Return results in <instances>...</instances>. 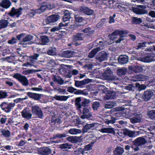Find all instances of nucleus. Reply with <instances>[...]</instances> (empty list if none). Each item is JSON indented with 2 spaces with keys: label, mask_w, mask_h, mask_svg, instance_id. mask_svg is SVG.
<instances>
[{
  "label": "nucleus",
  "mask_w": 155,
  "mask_h": 155,
  "mask_svg": "<svg viewBox=\"0 0 155 155\" xmlns=\"http://www.w3.org/2000/svg\"><path fill=\"white\" fill-rule=\"evenodd\" d=\"M13 77L18 81L24 86H26L29 84L28 81L25 76L16 73L14 75Z\"/></svg>",
  "instance_id": "f257e3e1"
},
{
  "label": "nucleus",
  "mask_w": 155,
  "mask_h": 155,
  "mask_svg": "<svg viewBox=\"0 0 155 155\" xmlns=\"http://www.w3.org/2000/svg\"><path fill=\"white\" fill-rule=\"evenodd\" d=\"M15 105L14 103L3 102L0 105L2 109L6 113H9Z\"/></svg>",
  "instance_id": "f03ea898"
},
{
  "label": "nucleus",
  "mask_w": 155,
  "mask_h": 155,
  "mask_svg": "<svg viewBox=\"0 0 155 155\" xmlns=\"http://www.w3.org/2000/svg\"><path fill=\"white\" fill-rule=\"evenodd\" d=\"M31 110L32 114L34 115L37 116L40 118H43V112L38 105H36L32 106Z\"/></svg>",
  "instance_id": "7ed1b4c3"
},
{
  "label": "nucleus",
  "mask_w": 155,
  "mask_h": 155,
  "mask_svg": "<svg viewBox=\"0 0 155 155\" xmlns=\"http://www.w3.org/2000/svg\"><path fill=\"white\" fill-rule=\"evenodd\" d=\"M108 56L107 52L106 51H102L96 55L95 59L97 62H101L107 59Z\"/></svg>",
  "instance_id": "20e7f679"
},
{
  "label": "nucleus",
  "mask_w": 155,
  "mask_h": 155,
  "mask_svg": "<svg viewBox=\"0 0 155 155\" xmlns=\"http://www.w3.org/2000/svg\"><path fill=\"white\" fill-rule=\"evenodd\" d=\"M22 10V9L21 8L16 9L15 8L13 7L8 13V15L11 17H14L15 16L18 18L21 14Z\"/></svg>",
  "instance_id": "39448f33"
},
{
  "label": "nucleus",
  "mask_w": 155,
  "mask_h": 155,
  "mask_svg": "<svg viewBox=\"0 0 155 155\" xmlns=\"http://www.w3.org/2000/svg\"><path fill=\"white\" fill-rule=\"evenodd\" d=\"M92 113L90 111V109L87 107L83 108L82 111V115L81 117L82 119H88L92 116Z\"/></svg>",
  "instance_id": "423d86ee"
},
{
  "label": "nucleus",
  "mask_w": 155,
  "mask_h": 155,
  "mask_svg": "<svg viewBox=\"0 0 155 155\" xmlns=\"http://www.w3.org/2000/svg\"><path fill=\"white\" fill-rule=\"evenodd\" d=\"M112 74V72L110 70H107L105 72L104 76L106 79L108 80L113 81L119 79L118 78Z\"/></svg>",
  "instance_id": "0eeeda50"
},
{
  "label": "nucleus",
  "mask_w": 155,
  "mask_h": 155,
  "mask_svg": "<svg viewBox=\"0 0 155 155\" xmlns=\"http://www.w3.org/2000/svg\"><path fill=\"white\" fill-rule=\"evenodd\" d=\"M153 94V92L151 91H146L142 95L141 98L143 101H147L150 100Z\"/></svg>",
  "instance_id": "6e6552de"
},
{
  "label": "nucleus",
  "mask_w": 155,
  "mask_h": 155,
  "mask_svg": "<svg viewBox=\"0 0 155 155\" xmlns=\"http://www.w3.org/2000/svg\"><path fill=\"white\" fill-rule=\"evenodd\" d=\"M59 18L58 15H53L48 16L46 19V21L47 24H50L56 22Z\"/></svg>",
  "instance_id": "1a4fd4ad"
},
{
  "label": "nucleus",
  "mask_w": 155,
  "mask_h": 155,
  "mask_svg": "<svg viewBox=\"0 0 155 155\" xmlns=\"http://www.w3.org/2000/svg\"><path fill=\"white\" fill-rule=\"evenodd\" d=\"M91 80L88 78L85 79L81 81L74 80L75 86L77 87H81L91 82Z\"/></svg>",
  "instance_id": "9d476101"
},
{
  "label": "nucleus",
  "mask_w": 155,
  "mask_h": 155,
  "mask_svg": "<svg viewBox=\"0 0 155 155\" xmlns=\"http://www.w3.org/2000/svg\"><path fill=\"white\" fill-rule=\"evenodd\" d=\"M153 54H149L145 57L140 58L138 60L143 62H149L155 61V59H153Z\"/></svg>",
  "instance_id": "9b49d317"
},
{
  "label": "nucleus",
  "mask_w": 155,
  "mask_h": 155,
  "mask_svg": "<svg viewBox=\"0 0 155 155\" xmlns=\"http://www.w3.org/2000/svg\"><path fill=\"white\" fill-rule=\"evenodd\" d=\"M97 124L96 123H92L90 124L89 122H87L86 125L83 127L82 130L83 132H88L90 130H94L95 126Z\"/></svg>",
  "instance_id": "f8f14e48"
},
{
  "label": "nucleus",
  "mask_w": 155,
  "mask_h": 155,
  "mask_svg": "<svg viewBox=\"0 0 155 155\" xmlns=\"http://www.w3.org/2000/svg\"><path fill=\"white\" fill-rule=\"evenodd\" d=\"M79 10L85 14L88 15H91L93 14L94 11L86 6H81L79 8Z\"/></svg>",
  "instance_id": "ddd939ff"
},
{
  "label": "nucleus",
  "mask_w": 155,
  "mask_h": 155,
  "mask_svg": "<svg viewBox=\"0 0 155 155\" xmlns=\"http://www.w3.org/2000/svg\"><path fill=\"white\" fill-rule=\"evenodd\" d=\"M134 117L130 118V122L133 124L140 122L142 120V116L141 114L137 113L134 114Z\"/></svg>",
  "instance_id": "4468645a"
},
{
  "label": "nucleus",
  "mask_w": 155,
  "mask_h": 155,
  "mask_svg": "<svg viewBox=\"0 0 155 155\" xmlns=\"http://www.w3.org/2000/svg\"><path fill=\"white\" fill-rule=\"evenodd\" d=\"M77 51H74L71 50H67L64 51L62 54L63 57L66 58H70L78 56L76 54Z\"/></svg>",
  "instance_id": "2eb2a0df"
},
{
  "label": "nucleus",
  "mask_w": 155,
  "mask_h": 155,
  "mask_svg": "<svg viewBox=\"0 0 155 155\" xmlns=\"http://www.w3.org/2000/svg\"><path fill=\"white\" fill-rule=\"evenodd\" d=\"M147 142L145 139L143 137H139L133 141L134 144L136 146H140L144 144Z\"/></svg>",
  "instance_id": "dca6fc26"
},
{
  "label": "nucleus",
  "mask_w": 155,
  "mask_h": 155,
  "mask_svg": "<svg viewBox=\"0 0 155 155\" xmlns=\"http://www.w3.org/2000/svg\"><path fill=\"white\" fill-rule=\"evenodd\" d=\"M22 116L27 119H30L31 118L32 114L27 108L24 109L21 112Z\"/></svg>",
  "instance_id": "f3484780"
},
{
  "label": "nucleus",
  "mask_w": 155,
  "mask_h": 155,
  "mask_svg": "<svg viewBox=\"0 0 155 155\" xmlns=\"http://www.w3.org/2000/svg\"><path fill=\"white\" fill-rule=\"evenodd\" d=\"M132 10L134 13L138 15H142L148 13L147 11L146 10L139 9L137 8L133 7Z\"/></svg>",
  "instance_id": "a211bd4d"
},
{
  "label": "nucleus",
  "mask_w": 155,
  "mask_h": 155,
  "mask_svg": "<svg viewBox=\"0 0 155 155\" xmlns=\"http://www.w3.org/2000/svg\"><path fill=\"white\" fill-rule=\"evenodd\" d=\"M38 153L43 155H48L51 153L50 149L47 147H44L39 148L38 150Z\"/></svg>",
  "instance_id": "6ab92c4d"
},
{
  "label": "nucleus",
  "mask_w": 155,
  "mask_h": 155,
  "mask_svg": "<svg viewBox=\"0 0 155 155\" xmlns=\"http://www.w3.org/2000/svg\"><path fill=\"white\" fill-rule=\"evenodd\" d=\"M64 15L63 18V20L64 22H66L70 21L71 19V21L72 22L73 21L71 16V14L69 12L68 10H66L64 12Z\"/></svg>",
  "instance_id": "aec40b11"
},
{
  "label": "nucleus",
  "mask_w": 155,
  "mask_h": 155,
  "mask_svg": "<svg viewBox=\"0 0 155 155\" xmlns=\"http://www.w3.org/2000/svg\"><path fill=\"white\" fill-rule=\"evenodd\" d=\"M11 5V3L9 0H3L0 2V6L4 8H8Z\"/></svg>",
  "instance_id": "412c9836"
},
{
  "label": "nucleus",
  "mask_w": 155,
  "mask_h": 155,
  "mask_svg": "<svg viewBox=\"0 0 155 155\" xmlns=\"http://www.w3.org/2000/svg\"><path fill=\"white\" fill-rule=\"evenodd\" d=\"M27 95L30 98H32L36 100H39L41 97V94L28 92Z\"/></svg>",
  "instance_id": "4be33fe9"
},
{
  "label": "nucleus",
  "mask_w": 155,
  "mask_h": 155,
  "mask_svg": "<svg viewBox=\"0 0 155 155\" xmlns=\"http://www.w3.org/2000/svg\"><path fill=\"white\" fill-rule=\"evenodd\" d=\"M81 97H76L75 99V105L76 109L78 110H81Z\"/></svg>",
  "instance_id": "5701e85b"
},
{
  "label": "nucleus",
  "mask_w": 155,
  "mask_h": 155,
  "mask_svg": "<svg viewBox=\"0 0 155 155\" xmlns=\"http://www.w3.org/2000/svg\"><path fill=\"white\" fill-rule=\"evenodd\" d=\"M102 49V48L98 47L94 49L89 54L88 57L89 58H92L94 57L96 54L98 52Z\"/></svg>",
  "instance_id": "b1692460"
},
{
  "label": "nucleus",
  "mask_w": 155,
  "mask_h": 155,
  "mask_svg": "<svg viewBox=\"0 0 155 155\" xmlns=\"http://www.w3.org/2000/svg\"><path fill=\"white\" fill-rule=\"evenodd\" d=\"M104 41L101 38H98L94 42L93 44L95 45V46H99V47L102 48L103 49L104 46Z\"/></svg>",
  "instance_id": "393cba45"
},
{
  "label": "nucleus",
  "mask_w": 155,
  "mask_h": 155,
  "mask_svg": "<svg viewBox=\"0 0 155 155\" xmlns=\"http://www.w3.org/2000/svg\"><path fill=\"white\" fill-rule=\"evenodd\" d=\"M118 60L120 63L121 64H126L128 61V58L127 56H120L118 58Z\"/></svg>",
  "instance_id": "a878e982"
},
{
  "label": "nucleus",
  "mask_w": 155,
  "mask_h": 155,
  "mask_svg": "<svg viewBox=\"0 0 155 155\" xmlns=\"http://www.w3.org/2000/svg\"><path fill=\"white\" fill-rule=\"evenodd\" d=\"M115 97V92L113 91H110L107 93L105 95L104 98L105 100H110L113 99H114Z\"/></svg>",
  "instance_id": "bb28decb"
},
{
  "label": "nucleus",
  "mask_w": 155,
  "mask_h": 155,
  "mask_svg": "<svg viewBox=\"0 0 155 155\" xmlns=\"http://www.w3.org/2000/svg\"><path fill=\"white\" fill-rule=\"evenodd\" d=\"M117 102L114 101H110L107 103L104 107L106 108H112L117 105Z\"/></svg>",
  "instance_id": "cd10ccee"
},
{
  "label": "nucleus",
  "mask_w": 155,
  "mask_h": 155,
  "mask_svg": "<svg viewBox=\"0 0 155 155\" xmlns=\"http://www.w3.org/2000/svg\"><path fill=\"white\" fill-rule=\"evenodd\" d=\"M99 131L103 133H114V130L112 128H104L100 129Z\"/></svg>",
  "instance_id": "c85d7f7f"
},
{
  "label": "nucleus",
  "mask_w": 155,
  "mask_h": 155,
  "mask_svg": "<svg viewBox=\"0 0 155 155\" xmlns=\"http://www.w3.org/2000/svg\"><path fill=\"white\" fill-rule=\"evenodd\" d=\"M70 97L69 96L55 95L53 98L59 101H66Z\"/></svg>",
  "instance_id": "c756f323"
},
{
  "label": "nucleus",
  "mask_w": 155,
  "mask_h": 155,
  "mask_svg": "<svg viewBox=\"0 0 155 155\" xmlns=\"http://www.w3.org/2000/svg\"><path fill=\"white\" fill-rule=\"evenodd\" d=\"M46 9L47 7L45 5V3L44 2H43L40 8L36 9V12L37 13L40 14L44 12Z\"/></svg>",
  "instance_id": "7c9ffc66"
},
{
  "label": "nucleus",
  "mask_w": 155,
  "mask_h": 155,
  "mask_svg": "<svg viewBox=\"0 0 155 155\" xmlns=\"http://www.w3.org/2000/svg\"><path fill=\"white\" fill-rule=\"evenodd\" d=\"M117 71V75L119 76H121L126 74L127 71V69L125 67H123L119 68Z\"/></svg>",
  "instance_id": "2f4dec72"
},
{
  "label": "nucleus",
  "mask_w": 155,
  "mask_h": 155,
  "mask_svg": "<svg viewBox=\"0 0 155 155\" xmlns=\"http://www.w3.org/2000/svg\"><path fill=\"white\" fill-rule=\"evenodd\" d=\"M53 80L54 81L57 82L59 84H62L64 83V81L60 77L58 76H54Z\"/></svg>",
  "instance_id": "473e14b6"
},
{
  "label": "nucleus",
  "mask_w": 155,
  "mask_h": 155,
  "mask_svg": "<svg viewBox=\"0 0 155 155\" xmlns=\"http://www.w3.org/2000/svg\"><path fill=\"white\" fill-rule=\"evenodd\" d=\"M124 149L121 147H117L114 151V155H122L124 152Z\"/></svg>",
  "instance_id": "72a5a7b5"
},
{
  "label": "nucleus",
  "mask_w": 155,
  "mask_h": 155,
  "mask_svg": "<svg viewBox=\"0 0 155 155\" xmlns=\"http://www.w3.org/2000/svg\"><path fill=\"white\" fill-rule=\"evenodd\" d=\"M132 22L134 24H139L141 23L142 21L140 18L133 17L132 18Z\"/></svg>",
  "instance_id": "f704fd0d"
},
{
  "label": "nucleus",
  "mask_w": 155,
  "mask_h": 155,
  "mask_svg": "<svg viewBox=\"0 0 155 155\" xmlns=\"http://www.w3.org/2000/svg\"><path fill=\"white\" fill-rule=\"evenodd\" d=\"M82 132V130H81L77 129H71L68 131L70 134L74 135L81 134Z\"/></svg>",
  "instance_id": "c9c22d12"
},
{
  "label": "nucleus",
  "mask_w": 155,
  "mask_h": 155,
  "mask_svg": "<svg viewBox=\"0 0 155 155\" xmlns=\"http://www.w3.org/2000/svg\"><path fill=\"white\" fill-rule=\"evenodd\" d=\"M124 134L125 135L128 136L130 137H133L134 136L135 133L134 131H131L126 129L124 130Z\"/></svg>",
  "instance_id": "e433bc0d"
},
{
  "label": "nucleus",
  "mask_w": 155,
  "mask_h": 155,
  "mask_svg": "<svg viewBox=\"0 0 155 155\" xmlns=\"http://www.w3.org/2000/svg\"><path fill=\"white\" fill-rule=\"evenodd\" d=\"M8 22L6 20H0V29L6 27L8 25Z\"/></svg>",
  "instance_id": "4c0bfd02"
},
{
  "label": "nucleus",
  "mask_w": 155,
  "mask_h": 155,
  "mask_svg": "<svg viewBox=\"0 0 155 155\" xmlns=\"http://www.w3.org/2000/svg\"><path fill=\"white\" fill-rule=\"evenodd\" d=\"M74 94L76 95L82 94L84 96H87L88 95V93L86 91V90H78L77 91L74 92Z\"/></svg>",
  "instance_id": "58836bf2"
},
{
  "label": "nucleus",
  "mask_w": 155,
  "mask_h": 155,
  "mask_svg": "<svg viewBox=\"0 0 155 155\" xmlns=\"http://www.w3.org/2000/svg\"><path fill=\"white\" fill-rule=\"evenodd\" d=\"M71 145L67 143H63L60 145L59 148L61 149H64L66 150L71 148Z\"/></svg>",
  "instance_id": "ea45409f"
},
{
  "label": "nucleus",
  "mask_w": 155,
  "mask_h": 155,
  "mask_svg": "<svg viewBox=\"0 0 155 155\" xmlns=\"http://www.w3.org/2000/svg\"><path fill=\"white\" fill-rule=\"evenodd\" d=\"M84 152L82 148H79L76 150L74 151L73 155H83Z\"/></svg>",
  "instance_id": "a19ab883"
},
{
  "label": "nucleus",
  "mask_w": 155,
  "mask_h": 155,
  "mask_svg": "<svg viewBox=\"0 0 155 155\" xmlns=\"http://www.w3.org/2000/svg\"><path fill=\"white\" fill-rule=\"evenodd\" d=\"M91 101L90 99H84L81 102V107L82 106L85 107L89 106V104L91 103Z\"/></svg>",
  "instance_id": "79ce46f5"
},
{
  "label": "nucleus",
  "mask_w": 155,
  "mask_h": 155,
  "mask_svg": "<svg viewBox=\"0 0 155 155\" xmlns=\"http://www.w3.org/2000/svg\"><path fill=\"white\" fill-rule=\"evenodd\" d=\"M2 134L5 137L8 138L11 136V133L8 130H1Z\"/></svg>",
  "instance_id": "37998d69"
},
{
  "label": "nucleus",
  "mask_w": 155,
  "mask_h": 155,
  "mask_svg": "<svg viewBox=\"0 0 155 155\" xmlns=\"http://www.w3.org/2000/svg\"><path fill=\"white\" fill-rule=\"evenodd\" d=\"M142 66L136 65L134 66V72L135 73H139L143 71Z\"/></svg>",
  "instance_id": "c03bdc74"
},
{
  "label": "nucleus",
  "mask_w": 155,
  "mask_h": 155,
  "mask_svg": "<svg viewBox=\"0 0 155 155\" xmlns=\"http://www.w3.org/2000/svg\"><path fill=\"white\" fill-rule=\"evenodd\" d=\"M82 35L83 34L78 33L75 35L73 38V40L75 41L83 40V38L82 36Z\"/></svg>",
  "instance_id": "a18cd8bd"
},
{
  "label": "nucleus",
  "mask_w": 155,
  "mask_h": 155,
  "mask_svg": "<svg viewBox=\"0 0 155 155\" xmlns=\"http://www.w3.org/2000/svg\"><path fill=\"white\" fill-rule=\"evenodd\" d=\"M147 115L151 119L155 120V110H153L149 111Z\"/></svg>",
  "instance_id": "49530a36"
},
{
  "label": "nucleus",
  "mask_w": 155,
  "mask_h": 155,
  "mask_svg": "<svg viewBox=\"0 0 155 155\" xmlns=\"http://www.w3.org/2000/svg\"><path fill=\"white\" fill-rule=\"evenodd\" d=\"M54 90L57 91L58 93H61L63 94H64L66 93V90L65 89L62 87H57L54 88Z\"/></svg>",
  "instance_id": "de8ad7c7"
},
{
  "label": "nucleus",
  "mask_w": 155,
  "mask_h": 155,
  "mask_svg": "<svg viewBox=\"0 0 155 155\" xmlns=\"http://www.w3.org/2000/svg\"><path fill=\"white\" fill-rule=\"evenodd\" d=\"M33 36L30 35H28L26 36L25 38H24L21 41V42H26L29 41L33 39Z\"/></svg>",
  "instance_id": "09e8293b"
},
{
  "label": "nucleus",
  "mask_w": 155,
  "mask_h": 155,
  "mask_svg": "<svg viewBox=\"0 0 155 155\" xmlns=\"http://www.w3.org/2000/svg\"><path fill=\"white\" fill-rule=\"evenodd\" d=\"M47 54L51 55H54L56 54V49L55 48H50L47 51Z\"/></svg>",
  "instance_id": "8fccbe9b"
},
{
  "label": "nucleus",
  "mask_w": 155,
  "mask_h": 155,
  "mask_svg": "<svg viewBox=\"0 0 155 155\" xmlns=\"http://www.w3.org/2000/svg\"><path fill=\"white\" fill-rule=\"evenodd\" d=\"M136 87H137L138 90L140 91L145 89L146 88V86L144 85H140L138 83H136L135 84Z\"/></svg>",
  "instance_id": "3c124183"
},
{
  "label": "nucleus",
  "mask_w": 155,
  "mask_h": 155,
  "mask_svg": "<svg viewBox=\"0 0 155 155\" xmlns=\"http://www.w3.org/2000/svg\"><path fill=\"white\" fill-rule=\"evenodd\" d=\"M100 104L99 102L96 101L93 102L92 104V108L94 110H97L100 107Z\"/></svg>",
  "instance_id": "603ef678"
},
{
  "label": "nucleus",
  "mask_w": 155,
  "mask_h": 155,
  "mask_svg": "<svg viewBox=\"0 0 155 155\" xmlns=\"http://www.w3.org/2000/svg\"><path fill=\"white\" fill-rule=\"evenodd\" d=\"M41 38L43 45H45L49 41V39L47 36H42L41 37Z\"/></svg>",
  "instance_id": "864d4df0"
},
{
  "label": "nucleus",
  "mask_w": 155,
  "mask_h": 155,
  "mask_svg": "<svg viewBox=\"0 0 155 155\" xmlns=\"http://www.w3.org/2000/svg\"><path fill=\"white\" fill-rule=\"evenodd\" d=\"M8 96L7 93L2 91H0V99L5 98Z\"/></svg>",
  "instance_id": "5fc2aeb1"
},
{
  "label": "nucleus",
  "mask_w": 155,
  "mask_h": 155,
  "mask_svg": "<svg viewBox=\"0 0 155 155\" xmlns=\"http://www.w3.org/2000/svg\"><path fill=\"white\" fill-rule=\"evenodd\" d=\"M135 77L138 81H143L145 79V76L141 74L137 75L135 76Z\"/></svg>",
  "instance_id": "6e6d98bb"
},
{
  "label": "nucleus",
  "mask_w": 155,
  "mask_h": 155,
  "mask_svg": "<svg viewBox=\"0 0 155 155\" xmlns=\"http://www.w3.org/2000/svg\"><path fill=\"white\" fill-rule=\"evenodd\" d=\"M147 42H143L142 43H138L137 46V49H138L142 48L143 47L147 46L146 44Z\"/></svg>",
  "instance_id": "4d7b16f0"
},
{
  "label": "nucleus",
  "mask_w": 155,
  "mask_h": 155,
  "mask_svg": "<svg viewBox=\"0 0 155 155\" xmlns=\"http://www.w3.org/2000/svg\"><path fill=\"white\" fill-rule=\"evenodd\" d=\"M110 117V119H107L105 121V123L106 124H113L115 123V119L114 118L111 117V116Z\"/></svg>",
  "instance_id": "13d9d810"
},
{
  "label": "nucleus",
  "mask_w": 155,
  "mask_h": 155,
  "mask_svg": "<svg viewBox=\"0 0 155 155\" xmlns=\"http://www.w3.org/2000/svg\"><path fill=\"white\" fill-rule=\"evenodd\" d=\"M71 23V22H68L66 23L64 22L63 23H60L59 24L58 27L60 30L61 29L64 28L65 26H68L69 25V24Z\"/></svg>",
  "instance_id": "bf43d9fd"
},
{
  "label": "nucleus",
  "mask_w": 155,
  "mask_h": 155,
  "mask_svg": "<svg viewBox=\"0 0 155 155\" xmlns=\"http://www.w3.org/2000/svg\"><path fill=\"white\" fill-rule=\"evenodd\" d=\"M39 54H35L33 55L30 56L29 57V58L31 61H32L33 60H37V58L39 56Z\"/></svg>",
  "instance_id": "052dcab7"
},
{
  "label": "nucleus",
  "mask_w": 155,
  "mask_h": 155,
  "mask_svg": "<svg viewBox=\"0 0 155 155\" xmlns=\"http://www.w3.org/2000/svg\"><path fill=\"white\" fill-rule=\"evenodd\" d=\"M78 90L72 87H68L67 88V91L71 93H74Z\"/></svg>",
  "instance_id": "680f3d73"
},
{
  "label": "nucleus",
  "mask_w": 155,
  "mask_h": 155,
  "mask_svg": "<svg viewBox=\"0 0 155 155\" xmlns=\"http://www.w3.org/2000/svg\"><path fill=\"white\" fill-rule=\"evenodd\" d=\"M105 19H102L101 21L97 23V28H101L105 23Z\"/></svg>",
  "instance_id": "e2e57ef3"
},
{
  "label": "nucleus",
  "mask_w": 155,
  "mask_h": 155,
  "mask_svg": "<svg viewBox=\"0 0 155 155\" xmlns=\"http://www.w3.org/2000/svg\"><path fill=\"white\" fill-rule=\"evenodd\" d=\"M134 87L132 84H130L128 86L125 87V89L129 91L134 90Z\"/></svg>",
  "instance_id": "0e129e2a"
},
{
  "label": "nucleus",
  "mask_w": 155,
  "mask_h": 155,
  "mask_svg": "<svg viewBox=\"0 0 155 155\" xmlns=\"http://www.w3.org/2000/svg\"><path fill=\"white\" fill-rule=\"evenodd\" d=\"M17 39L15 37L8 41V43L10 44H13L16 43Z\"/></svg>",
  "instance_id": "69168bd1"
},
{
  "label": "nucleus",
  "mask_w": 155,
  "mask_h": 155,
  "mask_svg": "<svg viewBox=\"0 0 155 155\" xmlns=\"http://www.w3.org/2000/svg\"><path fill=\"white\" fill-rule=\"evenodd\" d=\"M92 144H89L86 146L84 148V150L85 151H88L91 149Z\"/></svg>",
  "instance_id": "338daca9"
},
{
  "label": "nucleus",
  "mask_w": 155,
  "mask_h": 155,
  "mask_svg": "<svg viewBox=\"0 0 155 155\" xmlns=\"http://www.w3.org/2000/svg\"><path fill=\"white\" fill-rule=\"evenodd\" d=\"M29 66H30L31 67L33 66L34 68H36V66L34 64H32L31 63L28 62L27 63H24L22 65L23 66H26L27 67Z\"/></svg>",
  "instance_id": "774afa93"
}]
</instances>
